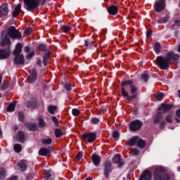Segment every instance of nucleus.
Masks as SVG:
<instances>
[{
	"instance_id": "ddd939ff",
	"label": "nucleus",
	"mask_w": 180,
	"mask_h": 180,
	"mask_svg": "<svg viewBox=\"0 0 180 180\" xmlns=\"http://www.w3.org/2000/svg\"><path fill=\"white\" fill-rule=\"evenodd\" d=\"M8 13H9V9L8 8V5L2 4L0 6V18H2V16H7Z\"/></svg>"
},
{
	"instance_id": "6e6552de",
	"label": "nucleus",
	"mask_w": 180,
	"mask_h": 180,
	"mask_svg": "<svg viewBox=\"0 0 180 180\" xmlns=\"http://www.w3.org/2000/svg\"><path fill=\"white\" fill-rule=\"evenodd\" d=\"M82 138L84 139V141H86L87 143H94V141L96 140V134L89 132L83 134Z\"/></svg>"
},
{
	"instance_id": "bf43d9fd",
	"label": "nucleus",
	"mask_w": 180,
	"mask_h": 180,
	"mask_svg": "<svg viewBox=\"0 0 180 180\" xmlns=\"http://www.w3.org/2000/svg\"><path fill=\"white\" fill-rule=\"evenodd\" d=\"M29 51H30V47H29V46H25V53H29Z\"/></svg>"
},
{
	"instance_id": "f8f14e48",
	"label": "nucleus",
	"mask_w": 180,
	"mask_h": 180,
	"mask_svg": "<svg viewBox=\"0 0 180 180\" xmlns=\"http://www.w3.org/2000/svg\"><path fill=\"white\" fill-rule=\"evenodd\" d=\"M9 56H11V50L9 49H0V60H6Z\"/></svg>"
},
{
	"instance_id": "052dcab7",
	"label": "nucleus",
	"mask_w": 180,
	"mask_h": 180,
	"mask_svg": "<svg viewBox=\"0 0 180 180\" xmlns=\"http://www.w3.org/2000/svg\"><path fill=\"white\" fill-rule=\"evenodd\" d=\"M176 115L178 117H180V110H178L176 112Z\"/></svg>"
},
{
	"instance_id": "7ed1b4c3",
	"label": "nucleus",
	"mask_w": 180,
	"mask_h": 180,
	"mask_svg": "<svg viewBox=\"0 0 180 180\" xmlns=\"http://www.w3.org/2000/svg\"><path fill=\"white\" fill-rule=\"evenodd\" d=\"M121 86V94L124 98H126L128 101H133L134 99H136L137 98L136 95L129 96V93L126 91V89H127V86H129L131 94H136V92H137V86L133 84V81H124L122 82Z\"/></svg>"
},
{
	"instance_id": "72a5a7b5",
	"label": "nucleus",
	"mask_w": 180,
	"mask_h": 180,
	"mask_svg": "<svg viewBox=\"0 0 180 180\" xmlns=\"http://www.w3.org/2000/svg\"><path fill=\"white\" fill-rule=\"evenodd\" d=\"M168 19H169V16L166 15L165 18H160L158 22V23H167V22H168Z\"/></svg>"
},
{
	"instance_id": "bb28decb",
	"label": "nucleus",
	"mask_w": 180,
	"mask_h": 180,
	"mask_svg": "<svg viewBox=\"0 0 180 180\" xmlns=\"http://www.w3.org/2000/svg\"><path fill=\"white\" fill-rule=\"evenodd\" d=\"M37 106V103H36V101H29L27 104V107L30 109H34Z\"/></svg>"
},
{
	"instance_id": "3c124183",
	"label": "nucleus",
	"mask_w": 180,
	"mask_h": 180,
	"mask_svg": "<svg viewBox=\"0 0 180 180\" xmlns=\"http://www.w3.org/2000/svg\"><path fill=\"white\" fill-rule=\"evenodd\" d=\"M63 86H64V89H66L67 91H71V84L67 83V84H65Z\"/></svg>"
},
{
	"instance_id": "603ef678",
	"label": "nucleus",
	"mask_w": 180,
	"mask_h": 180,
	"mask_svg": "<svg viewBox=\"0 0 180 180\" xmlns=\"http://www.w3.org/2000/svg\"><path fill=\"white\" fill-rule=\"evenodd\" d=\"M45 178L46 179H50V178H51V173H50L49 171L45 172Z\"/></svg>"
},
{
	"instance_id": "1a4fd4ad",
	"label": "nucleus",
	"mask_w": 180,
	"mask_h": 180,
	"mask_svg": "<svg viewBox=\"0 0 180 180\" xmlns=\"http://www.w3.org/2000/svg\"><path fill=\"white\" fill-rule=\"evenodd\" d=\"M154 8L156 12H162L165 9V0L155 1Z\"/></svg>"
},
{
	"instance_id": "4d7b16f0",
	"label": "nucleus",
	"mask_w": 180,
	"mask_h": 180,
	"mask_svg": "<svg viewBox=\"0 0 180 180\" xmlns=\"http://www.w3.org/2000/svg\"><path fill=\"white\" fill-rule=\"evenodd\" d=\"M8 180H18L17 176H12Z\"/></svg>"
},
{
	"instance_id": "c03bdc74",
	"label": "nucleus",
	"mask_w": 180,
	"mask_h": 180,
	"mask_svg": "<svg viewBox=\"0 0 180 180\" xmlns=\"http://www.w3.org/2000/svg\"><path fill=\"white\" fill-rule=\"evenodd\" d=\"M6 175V172H5V169L4 167L0 169V178H4Z\"/></svg>"
},
{
	"instance_id": "b1692460",
	"label": "nucleus",
	"mask_w": 180,
	"mask_h": 180,
	"mask_svg": "<svg viewBox=\"0 0 180 180\" xmlns=\"http://www.w3.org/2000/svg\"><path fill=\"white\" fill-rule=\"evenodd\" d=\"M136 145L139 148H144V147H146V141L140 138H138Z\"/></svg>"
},
{
	"instance_id": "49530a36",
	"label": "nucleus",
	"mask_w": 180,
	"mask_h": 180,
	"mask_svg": "<svg viewBox=\"0 0 180 180\" xmlns=\"http://www.w3.org/2000/svg\"><path fill=\"white\" fill-rule=\"evenodd\" d=\"M25 118V115H23V112H18V120L20 122H23V119Z\"/></svg>"
},
{
	"instance_id": "4468645a",
	"label": "nucleus",
	"mask_w": 180,
	"mask_h": 180,
	"mask_svg": "<svg viewBox=\"0 0 180 180\" xmlns=\"http://www.w3.org/2000/svg\"><path fill=\"white\" fill-rule=\"evenodd\" d=\"M14 61L17 65L25 64V56L23 55H15Z\"/></svg>"
},
{
	"instance_id": "79ce46f5",
	"label": "nucleus",
	"mask_w": 180,
	"mask_h": 180,
	"mask_svg": "<svg viewBox=\"0 0 180 180\" xmlns=\"http://www.w3.org/2000/svg\"><path fill=\"white\" fill-rule=\"evenodd\" d=\"M82 157H84V153L79 152L76 156V161H79V160H82Z\"/></svg>"
},
{
	"instance_id": "412c9836",
	"label": "nucleus",
	"mask_w": 180,
	"mask_h": 180,
	"mask_svg": "<svg viewBox=\"0 0 180 180\" xmlns=\"http://www.w3.org/2000/svg\"><path fill=\"white\" fill-rule=\"evenodd\" d=\"M18 167L20 171H26V168H27V160H21L18 163Z\"/></svg>"
},
{
	"instance_id": "c85d7f7f",
	"label": "nucleus",
	"mask_w": 180,
	"mask_h": 180,
	"mask_svg": "<svg viewBox=\"0 0 180 180\" xmlns=\"http://www.w3.org/2000/svg\"><path fill=\"white\" fill-rule=\"evenodd\" d=\"M162 114L161 112L158 111L156 117L154 120V123H160L161 122Z\"/></svg>"
},
{
	"instance_id": "a878e982",
	"label": "nucleus",
	"mask_w": 180,
	"mask_h": 180,
	"mask_svg": "<svg viewBox=\"0 0 180 180\" xmlns=\"http://www.w3.org/2000/svg\"><path fill=\"white\" fill-rule=\"evenodd\" d=\"M17 137L20 143H23L25 141V132L20 131L18 132Z\"/></svg>"
},
{
	"instance_id": "a211bd4d",
	"label": "nucleus",
	"mask_w": 180,
	"mask_h": 180,
	"mask_svg": "<svg viewBox=\"0 0 180 180\" xmlns=\"http://www.w3.org/2000/svg\"><path fill=\"white\" fill-rule=\"evenodd\" d=\"M170 109H172V105L162 103L159 107L158 110H162L165 113V112H168Z\"/></svg>"
},
{
	"instance_id": "2eb2a0df",
	"label": "nucleus",
	"mask_w": 180,
	"mask_h": 180,
	"mask_svg": "<svg viewBox=\"0 0 180 180\" xmlns=\"http://www.w3.org/2000/svg\"><path fill=\"white\" fill-rule=\"evenodd\" d=\"M37 78V72L34 69H32L30 71V76H29V82L30 84L34 82Z\"/></svg>"
},
{
	"instance_id": "f03ea898",
	"label": "nucleus",
	"mask_w": 180,
	"mask_h": 180,
	"mask_svg": "<svg viewBox=\"0 0 180 180\" xmlns=\"http://www.w3.org/2000/svg\"><path fill=\"white\" fill-rule=\"evenodd\" d=\"M178 60H179V55L173 51H169L165 57L162 56L157 57L158 67L160 70H168L171 61H178Z\"/></svg>"
},
{
	"instance_id": "69168bd1",
	"label": "nucleus",
	"mask_w": 180,
	"mask_h": 180,
	"mask_svg": "<svg viewBox=\"0 0 180 180\" xmlns=\"http://www.w3.org/2000/svg\"><path fill=\"white\" fill-rule=\"evenodd\" d=\"M15 130H18V127H15Z\"/></svg>"
},
{
	"instance_id": "9d476101",
	"label": "nucleus",
	"mask_w": 180,
	"mask_h": 180,
	"mask_svg": "<svg viewBox=\"0 0 180 180\" xmlns=\"http://www.w3.org/2000/svg\"><path fill=\"white\" fill-rule=\"evenodd\" d=\"M112 162H114V164H117L120 168L124 165V162L123 161V160H122V156L120 154H116L115 155H114Z\"/></svg>"
},
{
	"instance_id": "a18cd8bd",
	"label": "nucleus",
	"mask_w": 180,
	"mask_h": 180,
	"mask_svg": "<svg viewBox=\"0 0 180 180\" xmlns=\"http://www.w3.org/2000/svg\"><path fill=\"white\" fill-rule=\"evenodd\" d=\"M131 154L133 155H139V154H140V150L137 148H133L131 150Z\"/></svg>"
},
{
	"instance_id": "20e7f679",
	"label": "nucleus",
	"mask_w": 180,
	"mask_h": 180,
	"mask_svg": "<svg viewBox=\"0 0 180 180\" xmlns=\"http://www.w3.org/2000/svg\"><path fill=\"white\" fill-rule=\"evenodd\" d=\"M47 0H23L25 8L30 12H34V9L40 5H44Z\"/></svg>"
},
{
	"instance_id": "680f3d73",
	"label": "nucleus",
	"mask_w": 180,
	"mask_h": 180,
	"mask_svg": "<svg viewBox=\"0 0 180 180\" xmlns=\"http://www.w3.org/2000/svg\"><path fill=\"white\" fill-rule=\"evenodd\" d=\"M6 86H8V84H7V83L4 84L2 85V88H3V89H6Z\"/></svg>"
},
{
	"instance_id": "6ab92c4d",
	"label": "nucleus",
	"mask_w": 180,
	"mask_h": 180,
	"mask_svg": "<svg viewBox=\"0 0 180 180\" xmlns=\"http://www.w3.org/2000/svg\"><path fill=\"white\" fill-rule=\"evenodd\" d=\"M20 9H22V5L20 4H18L14 11L12 12V16L13 18H16L19 13H20Z\"/></svg>"
},
{
	"instance_id": "774afa93",
	"label": "nucleus",
	"mask_w": 180,
	"mask_h": 180,
	"mask_svg": "<svg viewBox=\"0 0 180 180\" xmlns=\"http://www.w3.org/2000/svg\"><path fill=\"white\" fill-rule=\"evenodd\" d=\"M178 171L180 172V167L177 168Z\"/></svg>"
},
{
	"instance_id": "2f4dec72",
	"label": "nucleus",
	"mask_w": 180,
	"mask_h": 180,
	"mask_svg": "<svg viewBox=\"0 0 180 180\" xmlns=\"http://www.w3.org/2000/svg\"><path fill=\"white\" fill-rule=\"evenodd\" d=\"M56 110H57V107L51 105L48 108V111L51 113V115H54Z\"/></svg>"
},
{
	"instance_id": "4c0bfd02",
	"label": "nucleus",
	"mask_w": 180,
	"mask_h": 180,
	"mask_svg": "<svg viewBox=\"0 0 180 180\" xmlns=\"http://www.w3.org/2000/svg\"><path fill=\"white\" fill-rule=\"evenodd\" d=\"M39 127H46V122H44V120L40 117L39 119Z\"/></svg>"
},
{
	"instance_id": "423d86ee",
	"label": "nucleus",
	"mask_w": 180,
	"mask_h": 180,
	"mask_svg": "<svg viewBox=\"0 0 180 180\" xmlns=\"http://www.w3.org/2000/svg\"><path fill=\"white\" fill-rule=\"evenodd\" d=\"M113 169L112 168V162L110 161L107 160L104 163L103 166V175L106 179H109V176H110V173L112 172V170Z\"/></svg>"
},
{
	"instance_id": "f704fd0d",
	"label": "nucleus",
	"mask_w": 180,
	"mask_h": 180,
	"mask_svg": "<svg viewBox=\"0 0 180 180\" xmlns=\"http://www.w3.org/2000/svg\"><path fill=\"white\" fill-rule=\"evenodd\" d=\"M62 30H63V32H64V33H68V32H70V30H71V27L68 25H63Z\"/></svg>"
},
{
	"instance_id": "e433bc0d",
	"label": "nucleus",
	"mask_w": 180,
	"mask_h": 180,
	"mask_svg": "<svg viewBox=\"0 0 180 180\" xmlns=\"http://www.w3.org/2000/svg\"><path fill=\"white\" fill-rule=\"evenodd\" d=\"M165 120L167 123H172L174 122V120L172 119V115L169 114L166 116Z\"/></svg>"
},
{
	"instance_id": "cd10ccee",
	"label": "nucleus",
	"mask_w": 180,
	"mask_h": 180,
	"mask_svg": "<svg viewBox=\"0 0 180 180\" xmlns=\"http://www.w3.org/2000/svg\"><path fill=\"white\" fill-rule=\"evenodd\" d=\"M15 106H16L15 103H11L7 108V112H13L15 110Z\"/></svg>"
},
{
	"instance_id": "e2e57ef3",
	"label": "nucleus",
	"mask_w": 180,
	"mask_h": 180,
	"mask_svg": "<svg viewBox=\"0 0 180 180\" xmlns=\"http://www.w3.org/2000/svg\"><path fill=\"white\" fill-rule=\"evenodd\" d=\"M2 83V76L0 75V85Z\"/></svg>"
},
{
	"instance_id": "37998d69",
	"label": "nucleus",
	"mask_w": 180,
	"mask_h": 180,
	"mask_svg": "<svg viewBox=\"0 0 180 180\" xmlns=\"http://www.w3.org/2000/svg\"><path fill=\"white\" fill-rule=\"evenodd\" d=\"M150 78V76L147 74H143L141 75V79L144 81L145 82H147L148 81V79Z\"/></svg>"
},
{
	"instance_id": "8fccbe9b",
	"label": "nucleus",
	"mask_w": 180,
	"mask_h": 180,
	"mask_svg": "<svg viewBox=\"0 0 180 180\" xmlns=\"http://www.w3.org/2000/svg\"><path fill=\"white\" fill-rule=\"evenodd\" d=\"M38 49L41 51H46V46L44 44H39L38 46Z\"/></svg>"
},
{
	"instance_id": "0e129e2a",
	"label": "nucleus",
	"mask_w": 180,
	"mask_h": 180,
	"mask_svg": "<svg viewBox=\"0 0 180 180\" xmlns=\"http://www.w3.org/2000/svg\"><path fill=\"white\" fill-rule=\"evenodd\" d=\"M41 60H38L37 61V64H41Z\"/></svg>"
},
{
	"instance_id": "5fc2aeb1",
	"label": "nucleus",
	"mask_w": 180,
	"mask_h": 180,
	"mask_svg": "<svg viewBox=\"0 0 180 180\" xmlns=\"http://www.w3.org/2000/svg\"><path fill=\"white\" fill-rule=\"evenodd\" d=\"M49 61V57L44 56L43 58V63L44 65H47V63Z\"/></svg>"
},
{
	"instance_id": "aec40b11",
	"label": "nucleus",
	"mask_w": 180,
	"mask_h": 180,
	"mask_svg": "<svg viewBox=\"0 0 180 180\" xmlns=\"http://www.w3.org/2000/svg\"><path fill=\"white\" fill-rule=\"evenodd\" d=\"M22 53V44L18 43L15 46V49L13 51V54L14 56H19Z\"/></svg>"
},
{
	"instance_id": "9b49d317",
	"label": "nucleus",
	"mask_w": 180,
	"mask_h": 180,
	"mask_svg": "<svg viewBox=\"0 0 180 180\" xmlns=\"http://www.w3.org/2000/svg\"><path fill=\"white\" fill-rule=\"evenodd\" d=\"M4 34H5V32H1V47H5V46H11V39H9V37L8 35H6L4 37Z\"/></svg>"
},
{
	"instance_id": "393cba45",
	"label": "nucleus",
	"mask_w": 180,
	"mask_h": 180,
	"mask_svg": "<svg viewBox=\"0 0 180 180\" xmlns=\"http://www.w3.org/2000/svg\"><path fill=\"white\" fill-rule=\"evenodd\" d=\"M26 127L28 130H31L32 131H36L37 130V125L36 124H26Z\"/></svg>"
},
{
	"instance_id": "338daca9",
	"label": "nucleus",
	"mask_w": 180,
	"mask_h": 180,
	"mask_svg": "<svg viewBox=\"0 0 180 180\" xmlns=\"http://www.w3.org/2000/svg\"><path fill=\"white\" fill-rule=\"evenodd\" d=\"M179 96L180 98V90L179 91Z\"/></svg>"
},
{
	"instance_id": "58836bf2",
	"label": "nucleus",
	"mask_w": 180,
	"mask_h": 180,
	"mask_svg": "<svg viewBox=\"0 0 180 180\" xmlns=\"http://www.w3.org/2000/svg\"><path fill=\"white\" fill-rule=\"evenodd\" d=\"M160 50H161V45L160 44V43L157 42L155 44V53H160Z\"/></svg>"
},
{
	"instance_id": "0eeeda50",
	"label": "nucleus",
	"mask_w": 180,
	"mask_h": 180,
	"mask_svg": "<svg viewBox=\"0 0 180 180\" xmlns=\"http://www.w3.org/2000/svg\"><path fill=\"white\" fill-rule=\"evenodd\" d=\"M141 126H143V122H141L140 120H136L132 121L129 124V130H131V131L140 130V129H141Z\"/></svg>"
},
{
	"instance_id": "dca6fc26",
	"label": "nucleus",
	"mask_w": 180,
	"mask_h": 180,
	"mask_svg": "<svg viewBox=\"0 0 180 180\" xmlns=\"http://www.w3.org/2000/svg\"><path fill=\"white\" fill-rule=\"evenodd\" d=\"M91 161L96 167H98L101 164V156L98 155H92Z\"/></svg>"
},
{
	"instance_id": "f3484780",
	"label": "nucleus",
	"mask_w": 180,
	"mask_h": 180,
	"mask_svg": "<svg viewBox=\"0 0 180 180\" xmlns=\"http://www.w3.org/2000/svg\"><path fill=\"white\" fill-rule=\"evenodd\" d=\"M108 12L110 15H117L119 13V8L116 6H110L108 8Z\"/></svg>"
},
{
	"instance_id": "864d4df0",
	"label": "nucleus",
	"mask_w": 180,
	"mask_h": 180,
	"mask_svg": "<svg viewBox=\"0 0 180 180\" xmlns=\"http://www.w3.org/2000/svg\"><path fill=\"white\" fill-rule=\"evenodd\" d=\"M34 54H35V52L32 51L28 55H27L26 58H27L28 60H30V58H32V57H33V56H34Z\"/></svg>"
},
{
	"instance_id": "c756f323",
	"label": "nucleus",
	"mask_w": 180,
	"mask_h": 180,
	"mask_svg": "<svg viewBox=\"0 0 180 180\" xmlns=\"http://www.w3.org/2000/svg\"><path fill=\"white\" fill-rule=\"evenodd\" d=\"M63 134H64V132H63V131L60 129H55V136L58 138V137H61V136H63Z\"/></svg>"
},
{
	"instance_id": "5701e85b",
	"label": "nucleus",
	"mask_w": 180,
	"mask_h": 180,
	"mask_svg": "<svg viewBox=\"0 0 180 180\" xmlns=\"http://www.w3.org/2000/svg\"><path fill=\"white\" fill-rule=\"evenodd\" d=\"M39 155L46 157V155H49V154H50V150L45 148H41L39 151Z\"/></svg>"
},
{
	"instance_id": "473e14b6",
	"label": "nucleus",
	"mask_w": 180,
	"mask_h": 180,
	"mask_svg": "<svg viewBox=\"0 0 180 180\" xmlns=\"http://www.w3.org/2000/svg\"><path fill=\"white\" fill-rule=\"evenodd\" d=\"M53 140L50 138L44 139L42 141L43 144H45L46 146H49V144H51V142Z\"/></svg>"
},
{
	"instance_id": "c9c22d12",
	"label": "nucleus",
	"mask_w": 180,
	"mask_h": 180,
	"mask_svg": "<svg viewBox=\"0 0 180 180\" xmlns=\"http://www.w3.org/2000/svg\"><path fill=\"white\" fill-rule=\"evenodd\" d=\"M99 118L98 117H93L91 120V124H99Z\"/></svg>"
},
{
	"instance_id": "7c9ffc66",
	"label": "nucleus",
	"mask_w": 180,
	"mask_h": 180,
	"mask_svg": "<svg viewBox=\"0 0 180 180\" xmlns=\"http://www.w3.org/2000/svg\"><path fill=\"white\" fill-rule=\"evenodd\" d=\"M14 151L15 153H20L22 151V145L20 144H15L13 146Z\"/></svg>"
},
{
	"instance_id": "6e6d98bb",
	"label": "nucleus",
	"mask_w": 180,
	"mask_h": 180,
	"mask_svg": "<svg viewBox=\"0 0 180 180\" xmlns=\"http://www.w3.org/2000/svg\"><path fill=\"white\" fill-rule=\"evenodd\" d=\"M52 121L55 123V124H58V120L56 117H52Z\"/></svg>"
},
{
	"instance_id": "09e8293b",
	"label": "nucleus",
	"mask_w": 180,
	"mask_h": 180,
	"mask_svg": "<svg viewBox=\"0 0 180 180\" xmlns=\"http://www.w3.org/2000/svg\"><path fill=\"white\" fill-rule=\"evenodd\" d=\"M72 115H74V116H78V115H79V110H78V109H77V108H75V109H73L72 110Z\"/></svg>"
},
{
	"instance_id": "13d9d810",
	"label": "nucleus",
	"mask_w": 180,
	"mask_h": 180,
	"mask_svg": "<svg viewBox=\"0 0 180 180\" xmlns=\"http://www.w3.org/2000/svg\"><path fill=\"white\" fill-rule=\"evenodd\" d=\"M152 34H153V32L148 31V32L146 33V37H151Z\"/></svg>"
},
{
	"instance_id": "4be33fe9",
	"label": "nucleus",
	"mask_w": 180,
	"mask_h": 180,
	"mask_svg": "<svg viewBox=\"0 0 180 180\" xmlns=\"http://www.w3.org/2000/svg\"><path fill=\"white\" fill-rule=\"evenodd\" d=\"M138 140H139L138 136H134L127 141V145L133 147L134 146H136V144H137Z\"/></svg>"
},
{
	"instance_id": "39448f33",
	"label": "nucleus",
	"mask_w": 180,
	"mask_h": 180,
	"mask_svg": "<svg viewBox=\"0 0 180 180\" xmlns=\"http://www.w3.org/2000/svg\"><path fill=\"white\" fill-rule=\"evenodd\" d=\"M7 36H9L11 39H22V34L19 30H16V27H15V26H11L8 29Z\"/></svg>"
},
{
	"instance_id": "f257e3e1",
	"label": "nucleus",
	"mask_w": 180,
	"mask_h": 180,
	"mask_svg": "<svg viewBox=\"0 0 180 180\" xmlns=\"http://www.w3.org/2000/svg\"><path fill=\"white\" fill-rule=\"evenodd\" d=\"M169 180L171 179V176L165 173V169L162 167L156 168L153 174L148 169H145L143 172L141 174L139 180Z\"/></svg>"
},
{
	"instance_id": "a19ab883",
	"label": "nucleus",
	"mask_w": 180,
	"mask_h": 180,
	"mask_svg": "<svg viewBox=\"0 0 180 180\" xmlns=\"http://www.w3.org/2000/svg\"><path fill=\"white\" fill-rule=\"evenodd\" d=\"M31 32H32V27H28V28H27V29L25 30V32H24V36H25V37L29 36V34H30Z\"/></svg>"
},
{
	"instance_id": "ea45409f",
	"label": "nucleus",
	"mask_w": 180,
	"mask_h": 180,
	"mask_svg": "<svg viewBox=\"0 0 180 180\" xmlns=\"http://www.w3.org/2000/svg\"><path fill=\"white\" fill-rule=\"evenodd\" d=\"M163 98H164V94L162 93L158 94L155 96L156 101H162Z\"/></svg>"
},
{
	"instance_id": "de8ad7c7",
	"label": "nucleus",
	"mask_w": 180,
	"mask_h": 180,
	"mask_svg": "<svg viewBox=\"0 0 180 180\" xmlns=\"http://www.w3.org/2000/svg\"><path fill=\"white\" fill-rule=\"evenodd\" d=\"M112 137L115 140H119V132L115 131L112 134Z\"/></svg>"
}]
</instances>
